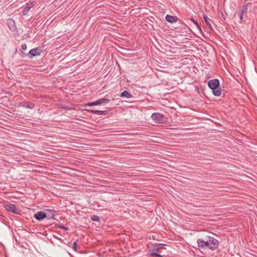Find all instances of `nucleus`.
<instances>
[{"mask_svg": "<svg viewBox=\"0 0 257 257\" xmlns=\"http://www.w3.org/2000/svg\"><path fill=\"white\" fill-rule=\"evenodd\" d=\"M19 42L21 41L20 40H17Z\"/></svg>", "mask_w": 257, "mask_h": 257, "instance_id": "obj_33", "label": "nucleus"}, {"mask_svg": "<svg viewBox=\"0 0 257 257\" xmlns=\"http://www.w3.org/2000/svg\"><path fill=\"white\" fill-rule=\"evenodd\" d=\"M166 20L171 23L176 22L178 20V18L175 16H173L170 15H167L165 17Z\"/></svg>", "mask_w": 257, "mask_h": 257, "instance_id": "obj_12", "label": "nucleus"}, {"mask_svg": "<svg viewBox=\"0 0 257 257\" xmlns=\"http://www.w3.org/2000/svg\"><path fill=\"white\" fill-rule=\"evenodd\" d=\"M34 6L35 3L33 1H29L28 3H26V5L23 8V11L22 12V15L23 16L27 15L30 9Z\"/></svg>", "mask_w": 257, "mask_h": 257, "instance_id": "obj_9", "label": "nucleus"}, {"mask_svg": "<svg viewBox=\"0 0 257 257\" xmlns=\"http://www.w3.org/2000/svg\"><path fill=\"white\" fill-rule=\"evenodd\" d=\"M243 13H244V10H242L241 11V13H240V15H239V17H240V19L241 20H242V18H243Z\"/></svg>", "mask_w": 257, "mask_h": 257, "instance_id": "obj_26", "label": "nucleus"}, {"mask_svg": "<svg viewBox=\"0 0 257 257\" xmlns=\"http://www.w3.org/2000/svg\"><path fill=\"white\" fill-rule=\"evenodd\" d=\"M150 255L152 256L155 257H163L162 255L155 252H152L150 253Z\"/></svg>", "mask_w": 257, "mask_h": 257, "instance_id": "obj_20", "label": "nucleus"}, {"mask_svg": "<svg viewBox=\"0 0 257 257\" xmlns=\"http://www.w3.org/2000/svg\"><path fill=\"white\" fill-rule=\"evenodd\" d=\"M190 31V32L191 33H193V31H191V30L190 29H189Z\"/></svg>", "mask_w": 257, "mask_h": 257, "instance_id": "obj_31", "label": "nucleus"}, {"mask_svg": "<svg viewBox=\"0 0 257 257\" xmlns=\"http://www.w3.org/2000/svg\"><path fill=\"white\" fill-rule=\"evenodd\" d=\"M20 105L26 107L29 109H33L35 107V105L33 103H29L28 102L26 101H22L20 102Z\"/></svg>", "mask_w": 257, "mask_h": 257, "instance_id": "obj_11", "label": "nucleus"}, {"mask_svg": "<svg viewBox=\"0 0 257 257\" xmlns=\"http://www.w3.org/2000/svg\"><path fill=\"white\" fill-rule=\"evenodd\" d=\"M166 244L163 243H156L155 244V248H153L154 250L158 251V249L161 248L163 246H166Z\"/></svg>", "mask_w": 257, "mask_h": 257, "instance_id": "obj_18", "label": "nucleus"}, {"mask_svg": "<svg viewBox=\"0 0 257 257\" xmlns=\"http://www.w3.org/2000/svg\"><path fill=\"white\" fill-rule=\"evenodd\" d=\"M203 19H204V21L205 22V24H206V26L209 28V29L211 30L214 31L212 29V27L211 26V24H210V23L209 22V19L207 17V16L206 15H204L203 16Z\"/></svg>", "mask_w": 257, "mask_h": 257, "instance_id": "obj_17", "label": "nucleus"}, {"mask_svg": "<svg viewBox=\"0 0 257 257\" xmlns=\"http://www.w3.org/2000/svg\"><path fill=\"white\" fill-rule=\"evenodd\" d=\"M175 36H172L171 34L169 35L168 38L177 44L184 43H185V40L188 39L187 38H184L183 35L180 33H175Z\"/></svg>", "mask_w": 257, "mask_h": 257, "instance_id": "obj_3", "label": "nucleus"}, {"mask_svg": "<svg viewBox=\"0 0 257 257\" xmlns=\"http://www.w3.org/2000/svg\"><path fill=\"white\" fill-rule=\"evenodd\" d=\"M110 101V99L104 97L102 98L99 99H97V100L91 102H88L85 104V106H95V105H100L103 103H107Z\"/></svg>", "mask_w": 257, "mask_h": 257, "instance_id": "obj_7", "label": "nucleus"}, {"mask_svg": "<svg viewBox=\"0 0 257 257\" xmlns=\"http://www.w3.org/2000/svg\"><path fill=\"white\" fill-rule=\"evenodd\" d=\"M14 36L15 37H17L19 36V33H14Z\"/></svg>", "mask_w": 257, "mask_h": 257, "instance_id": "obj_29", "label": "nucleus"}, {"mask_svg": "<svg viewBox=\"0 0 257 257\" xmlns=\"http://www.w3.org/2000/svg\"><path fill=\"white\" fill-rule=\"evenodd\" d=\"M84 110L93 114L94 110L89 109H84Z\"/></svg>", "mask_w": 257, "mask_h": 257, "instance_id": "obj_25", "label": "nucleus"}, {"mask_svg": "<svg viewBox=\"0 0 257 257\" xmlns=\"http://www.w3.org/2000/svg\"><path fill=\"white\" fill-rule=\"evenodd\" d=\"M58 106L59 108L63 109H67V110H69L75 109V108L73 107H69L65 104H61V103L58 104Z\"/></svg>", "mask_w": 257, "mask_h": 257, "instance_id": "obj_15", "label": "nucleus"}, {"mask_svg": "<svg viewBox=\"0 0 257 257\" xmlns=\"http://www.w3.org/2000/svg\"><path fill=\"white\" fill-rule=\"evenodd\" d=\"M196 26H197V28L198 29V30H199V31L200 32H202V29L198 23H196Z\"/></svg>", "mask_w": 257, "mask_h": 257, "instance_id": "obj_27", "label": "nucleus"}, {"mask_svg": "<svg viewBox=\"0 0 257 257\" xmlns=\"http://www.w3.org/2000/svg\"><path fill=\"white\" fill-rule=\"evenodd\" d=\"M46 211L47 212L46 213L47 216H49L50 217L52 216L53 218H52L51 219H55V215L54 214H52V212H56L55 210L52 209H46Z\"/></svg>", "mask_w": 257, "mask_h": 257, "instance_id": "obj_16", "label": "nucleus"}, {"mask_svg": "<svg viewBox=\"0 0 257 257\" xmlns=\"http://www.w3.org/2000/svg\"><path fill=\"white\" fill-rule=\"evenodd\" d=\"M27 46L26 44H23L21 45V50H26L27 49Z\"/></svg>", "mask_w": 257, "mask_h": 257, "instance_id": "obj_24", "label": "nucleus"}, {"mask_svg": "<svg viewBox=\"0 0 257 257\" xmlns=\"http://www.w3.org/2000/svg\"><path fill=\"white\" fill-rule=\"evenodd\" d=\"M191 20L195 24V25L196 26V23H197V22L196 21H195V20L193 19V18H191Z\"/></svg>", "mask_w": 257, "mask_h": 257, "instance_id": "obj_28", "label": "nucleus"}, {"mask_svg": "<svg viewBox=\"0 0 257 257\" xmlns=\"http://www.w3.org/2000/svg\"><path fill=\"white\" fill-rule=\"evenodd\" d=\"M120 96L121 97L130 98L132 97V95L128 91L124 90L120 93Z\"/></svg>", "mask_w": 257, "mask_h": 257, "instance_id": "obj_14", "label": "nucleus"}, {"mask_svg": "<svg viewBox=\"0 0 257 257\" xmlns=\"http://www.w3.org/2000/svg\"><path fill=\"white\" fill-rule=\"evenodd\" d=\"M91 220L93 221L98 222L100 221V217L97 215H93L91 217Z\"/></svg>", "mask_w": 257, "mask_h": 257, "instance_id": "obj_19", "label": "nucleus"}, {"mask_svg": "<svg viewBox=\"0 0 257 257\" xmlns=\"http://www.w3.org/2000/svg\"><path fill=\"white\" fill-rule=\"evenodd\" d=\"M43 52V51L41 50L39 47H36L34 49H32L28 54H25L22 51L23 55L27 56L29 58L32 59L35 56H39Z\"/></svg>", "mask_w": 257, "mask_h": 257, "instance_id": "obj_5", "label": "nucleus"}, {"mask_svg": "<svg viewBox=\"0 0 257 257\" xmlns=\"http://www.w3.org/2000/svg\"><path fill=\"white\" fill-rule=\"evenodd\" d=\"M29 37V33H25L23 36H22L21 39L22 40L28 39Z\"/></svg>", "mask_w": 257, "mask_h": 257, "instance_id": "obj_22", "label": "nucleus"}, {"mask_svg": "<svg viewBox=\"0 0 257 257\" xmlns=\"http://www.w3.org/2000/svg\"><path fill=\"white\" fill-rule=\"evenodd\" d=\"M77 241H78V240H77L76 241H75L73 243V249H74L75 251H76V250H77Z\"/></svg>", "mask_w": 257, "mask_h": 257, "instance_id": "obj_23", "label": "nucleus"}, {"mask_svg": "<svg viewBox=\"0 0 257 257\" xmlns=\"http://www.w3.org/2000/svg\"><path fill=\"white\" fill-rule=\"evenodd\" d=\"M207 85L208 87L212 90L213 94L215 96H219L221 94V88L220 86V81L217 79L210 80Z\"/></svg>", "mask_w": 257, "mask_h": 257, "instance_id": "obj_2", "label": "nucleus"}, {"mask_svg": "<svg viewBox=\"0 0 257 257\" xmlns=\"http://www.w3.org/2000/svg\"><path fill=\"white\" fill-rule=\"evenodd\" d=\"M118 39H123V38H119V37H118Z\"/></svg>", "mask_w": 257, "mask_h": 257, "instance_id": "obj_32", "label": "nucleus"}, {"mask_svg": "<svg viewBox=\"0 0 257 257\" xmlns=\"http://www.w3.org/2000/svg\"><path fill=\"white\" fill-rule=\"evenodd\" d=\"M7 23L8 26L10 29V30L12 32H15L17 31V27L15 24V22L14 20L12 19L9 18L7 21Z\"/></svg>", "mask_w": 257, "mask_h": 257, "instance_id": "obj_10", "label": "nucleus"}, {"mask_svg": "<svg viewBox=\"0 0 257 257\" xmlns=\"http://www.w3.org/2000/svg\"><path fill=\"white\" fill-rule=\"evenodd\" d=\"M151 118L157 123H163L166 121V119L164 114L159 112L153 113L151 115Z\"/></svg>", "mask_w": 257, "mask_h": 257, "instance_id": "obj_4", "label": "nucleus"}, {"mask_svg": "<svg viewBox=\"0 0 257 257\" xmlns=\"http://www.w3.org/2000/svg\"><path fill=\"white\" fill-rule=\"evenodd\" d=\"M200 34L203 36H204L205 37V35H204V33H200Z\"/></svg>", "mask_w": 257, "mask_h": 257, "instance_id": "obj_30", "label": "nucleus"}, {"mask_svg": "<svg viewBox=\"0 0 257 257\" xmlns=\"http://www.w3.org/2000/svg\"><path fill=\"white\" fill-rule=\"evenodd\" d=\"M34 217L38 221H41L45 218H47L48 220H51V218H53L52 216L50 217L49 216H47L46 212L41 211H38L35 213Z\"/></svg>", "mask_w": 257, "mask_h": 257, "instance_id": "obj_8", "label": "nucleus"}, {"mask_svg": "<svg viewBox=\"0 0 257 257\" xmlns=\"http://www.w3.org/2000/svg\"><path fill=\"white\" fill-rule=\"evenodd\" d=\"M5 209L10 212L13 213L15 214H20V210L18 209L15 204L8 203L4 205Z\"/></svg>", "mask_w": 257, "mask_h": 257, "instance_id": "obj_6", "label": "nucleus"}, {"mask_svg": "<svg viewBox=\"0 0 257 257\" xmlns=\"http://www.w3.org/2000/svg\"><path fill=\"white\" fill-rule=\"evenodd\" d=\"M57 226L58 228H61L65 231H67L68 230V228L67 227H66L62 224H59Z\"/></svg>", "mask_w": 257, "mask_h": 257, "instance_id": "obj_21", "label": "nucleus"}, {"mask_svg": "<svg viewBox=\"0 0 257 257\" xmlns=\"http://www.w3.org/2000/svg\"><path fill=\"white\" fill-rule=\"evenodd\" d=\"M197 246L200 249L214 250L218 247L219 242L213 237L206 236L204 239L199 238L197 240Z\"/></svg>", "mask_w": 257, "mask_h": 257, "instance_id": "obj_1", "label": "nucleus"}, {"mask_svg": "<svg viewBox=\"0 0 257 257\" xmlns=\"http://www.w3.org/2000/svg\"><path fill=\"white\" fill-rule=\"evenodd\" d=\"M110 111V109H107L105 110H94L93 114L101 115H105L106 114H108Z\"/></svg>", "mask_w": 257, "mask_h": 257, "instance_id": "obj_13", "label": "nucleus"}]
</instances>
